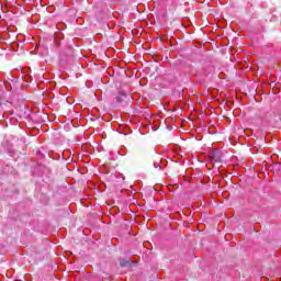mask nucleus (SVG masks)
I'll use <instances>...</instances> for the list:
<instances>
[{
    "instance_id": "2",
    "label": "nucleus",
    "mask_w": 281,
    "mask_h": 281,
    "mask_svg": "<svg viewBox=\"0 0 281 281\" xmlns=\"http://www.w3.org/2000/svg\"><path fill=\"white\" fill-rule=\"evenodd\" d=\"M128 265H131V261L128 259H121L120 267L124 268L128 267Z\"/></svg>"
},
{
    "instance_id": "3",
    "label": "nucleus",
    "mask_w": 281,
    "mask_h": 281,
    "mask_svg": "<svg viewBox=\"0 0 281 281\" xmlns=\"http://www.w3.org/2000/svg\"><path fill=\"white\" fill-rule=\"evenodd\" d=\"M213 159H214L215 161H221V156H218V154H215V155L213 156Z\"/></svg>"
},
{
    "instance_id": "1",
    "label": "nucleus",
    "mask_w": 281,
    "mask_h": 281,
    "mask_svg": "<svg viewBox=\"0 0 281 281\" xmlns=\"http://www.w3.org/2000/svg\"><path fill=\"white\" fill-rule=\"evenodd\" d=\"M128 98V94L126 92H120L119 95L116 97V102H124Z\"/></svg>"
}]
</instances>
